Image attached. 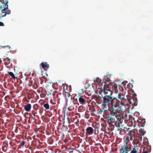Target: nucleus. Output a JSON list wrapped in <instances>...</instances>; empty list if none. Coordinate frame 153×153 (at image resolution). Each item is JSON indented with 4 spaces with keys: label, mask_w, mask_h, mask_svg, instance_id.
<instances>
[{
    "label": "nucleus",
    "mask_w": 153,
    "mask_h": 153,
    "mask_svg": "<svg viewBox=\"0 0 153 153\" xmlns=\"http://www.w3.org/2000/svg\"><path fill=\"white\" fill-rule=\"evenodd\" d=\"M121 106L120 101L119 100L116 103H115L111 106L108 107V110L110 112V114L108 112V114L107 115L106 117V119L108 122H114L115 117L117 120H120L122 118V117L126 115V114H121L122 111L119 107Z\"/></svg>",
    "instance_id": "1"
},
{
    "label": "nucleus",
    "mask_w": 153,
    "mask_h": 153,
    "mask_svg": "<svg viewBox=\"0 0 153 153\" xmlns=\"http://www.w3.org/2000/svg\"><path fill=\"white\" fill-rule=\"evenodd\" d=\"M103 94H102V105H103L104 106H106L107 105L109 106V104L110 106H111L119 101L117 98L112 97L111 91L105 92V93Z\"/></svg>",
    "instance_id": "2"
},
{
    "label": "nucleus",
    "mask_w": 153,
    "mask_h": 153,
    "mask_svg": "<svg viewBox=\"0 0 153 153\" xmlns=\"http://www.w3.org/2000/svg\"><path fill=\"white\" fill-rule=\"evenodd\" d=\"M136 96L137 95L135 93L132 94V97L129 95H127L126 102H128L133 105H136L138 102Z\"/></svg>",
    "instance_id": "3"
},
{
    "label": "nucleus",
    "mask_w": 153,
    "mask_h": 153,
    "mask_svg": "<svg viewBox=\"0 0 153 153\" xmlns=\"http://www.w3.org/2000/svg\"><path fill=\"white\" fill-rule=\"evenodd\" d=\"M128 141H125L124 145L119 147V153H128L131 150V147L128 145Z\"/></svg>",
    "instance_id": "4"
},
{
    "label": "nucleus",
    "mask_w": 153,
    "mask_h": 153,
    "mask_svg": "<svg viewBox=\"0 0 153 153\" xmlns=\"http://www.w3.org/2000/svg\"><path fill=\"white\" fill-rule=\"evenodd\" d=\"M0 11L3 13H7L8 10H10L8 9V1L7 0H0Z\"/></svg>",
    "instance_id": "5"
},
{
    "label": "nucleus",
    "mask_w": 153,
    "mask_h": 153,
    "mask_svg": "<svg viewBox=\"0 0 153 153\" xmlns=\"http://www.w3.org/2000/svg\"><path fill=\"white\" fill-rule=\"evenodd\" d=\"M102 82V83H103L104 84L103 88H102V93H105V92L111 91H110L111 86L110 85V82H108V83L106 80H105H105H104Z\"/></svg>",
    "instance_id": "6"
},
{
    "label": "nucleus",
    "mask_w": 153,
    "mask_h": 153,
    "mask_svg": "<svg viewBox=\"0 0 153 153\" xmlns=\"http://www.w3.org/2000/svg\"><path fill=\"white\" fill-rule=\"evenodd\" d=\"M127 117V116L126 115H125V116L122 117V118L120 120H117L119 121L117 122H116V126L118 128V129L120 130H122L123 129V125L122 122V120H125Z\"/></svg>",
    "instance_id": "7"
},
{
    "label": "nucleus",
    "mask_w": 153,
    "mask_h": 153,
    "mask_svg": "<svg viewBox=\"0 0 153 153\" xmlns=\"http://www.w3.org/2000/svg\"><path fill=\"white\" fill-rule=\"evenodd\" d=\"M125 95L121 94H118L117 98L120 99V101L119 100L120 102V105H125L126 103V98H124Z\"/></svg>",
    "instance_id": "8"
},
{
    "label": "nucleus",
    "mask_w": 153,
    "mask_h": 153,
    "mask_svg": "<svg viewBox=\"0 0 153 153\" xmlns=\"http://www.w3.org/2000/svg\"><path fill=\"white\" fill-rule=\"evenodd\" d=\"M85 96H81L79 98V101L81 105H82L86 104V101L85 98Z\"/></svg>",
    "instance_id": "9"
},
{
    "label": "nucleus",
    "mask_w": 153,
    "mask_h": 153,
    "mask_svg": "<svg viewBox=\"0 0 153 153\" xmlns=\"http://www.w3.org/2000/svg\"><path fill=\"white\" fill-rule=\"evenodd\" d=\"M94 129L91 127H88L86 129V134L87 137L88 135L92 134L93 133Z\"/></svg>",
    "instance_id": "10"
},
{
    "label": "nucleus",
    "mask_w": 153,
    "mask_h": 153,
    "mask_svg": "<svg viewBox=\"0 0 153 153\" xmlns=\"http://www.w3.org/2000/svg\"><path fill=\"white\" fill-rule=\"evenodd\" d=\"M102 108H100V110H99V113L100 114H102L103 111H104V113L105 114V118H106L107 117V115L108 114V111L107 110H105V107L103 105H102Z\"/></svg>",
    "instance_id": "11"
},
{
    "label": "nucleus",
    "mask_w": 153,
    "mask_h": 153,
    "mask_svg": "<svg viewBox=\"0 0 153 153\" xmlns=\"http://www.w3.org/2000/svg\"><path fill=\"white\" fill-rule=\"evenodd\" d=\"M137 122L138 123V126L139 127H143L145 125V120H137Z\"/></svg>",
    "instance_id": "12"
},
{
    "label": "nucleus",
    "mask_w": 153,
    "mask_h": 153,
    "mask_svg": "<svg viewBox=\"0 0 153 153\" xmlns=\"http://www.w3.org/2000/svg\"><path fill=\"white\" fill-rule=\"evenodd\" d=\"M106 77L108 79L107 82L108 81H110L111 82H113L114 81V76L112 74H108L106 76Z\"/></svg>",
    "instance_id": "13"
},
{
    "label": "nucleus",
    "mask_w": 153,
    "mask_h": 153,
    "mask_svg": "<svg viewBox=\"0 0 153 153\" xmlns=\"http://www.w3.org/2000/svg\"><path fill=\"white\" fill-rule=\"evenodd\" d=\"M128 121L129 124L131 126L134 125V124L135 123V122L134 118L133 117L130 118L128 120Z\"/></svg>",
    "instance_id": "14"
},
{
    "label": "nucleus",
    "mask_w": 153,
    "mask_h": 153,
    "mask_svg": "<svg viewBox=\"0 0 153 153\" xmlns=\"http://www.w3.org/2000/svg\"><path fill=\"white\" fill-rule=\"evenodd\" d=\"M31 105L30 104H28L25 105L24 108L26 111H29L31 109Z\"/></svg>",
    "instance_id": "15"
},
{
    "label": "nucleus",
    "mask_w": 153,
    "mask_h": 153,
    "mask_svg": "<svg viewBox=\"0 0 153 153\" xmlns=\"http://www.w3.org/2000/svg\"><path fill=\"white\" fill-rule=\"evenodd\" d=\"M10 59H9L8 57H6L3 59V61L4 64L5 65H9L10 63Z\"/></svg>",
    "instance_id": "16"
},
{
    "label": "nucleus",
    "mask_w": 153,
    "mask_h": 153,
    "mask_svg": "<svg viewBox=\"0 0 153 153\" xmlns=\"http://www.w3.org/2000/svg\"><path fill=\"white\" fill-rule=\"evenodd\" d=\"M134 129H130L128 132L129 133L127 134V135L128 136H133L135 134V132L134 130Z\"/></svg>",
    "instance_id": "17"
},
{
    "label": "nucleus",
    "mask_w": 153,
    "mask_h": 153,
    "mask_svg": "<svg viewBox=\"0 0 153 153\" xmlns=\"http://www.w3.org/2000/svg\"><path fill=\"white\" fill-rule=\"evenodd\" d=\"M41 65L43 68H48L49 67L48 65V64L47 62H45V63L42 62L41 63Z\"/></svg>",
    "instance_id": "18"
},
{
    "label": "nucleus",
    "mask_w": 153,
    "mask_h": 153,
    "mask_svg": "<svg viewBox=\"0 0 153 153\" xmlns=\"http://www.w3.org/2000/svg\"><path fill=\"white\" fill-rule=\"evenodd\" d=\"M94 82H97L99 83V85H100V84H101L102 80L99 77H97L94 80Z\"/></svg>",
    "instance_id": "19"
},
{
    "label": "nucleus",
    "mask_w": 153,
    "mask_h": 153,
    "mask_svg": "<svg viewBox=\"0 0 153 153\" xmlns=\"http://www.w3.org/2000/svg\"><path fill=\"white\" fill-rule=\"evenodd\" d=\"M11 13V11L10 10H8L7 13H4V14H3L1 15V13H0V19L1 18L3 17H4L5 16L6 14H9L10 13Z\"/></svg>",
    "instance_id": "20"
},
{
    "label": "nucleus",
    "mask_w": 153,
    "mask_h": 153,
    "mask_svg": "<svg viewBox=\"0 0 153 153\" xmlns=\"http://www.w3.org/2000/svg\"><path fill=\"white\" fill-rule=\"evenodd\" d=\"M138 150L135 148H133L130 153H138Z\"/></svg>",
    "instance_id": "21"
},
{
    "label": "nucleus",
    "mask_w": 153,
    "mask_h": 153,
    "mask_svg": "<svg viewBox=\"0 0 153 153\" xmlns=\"http://www.w3.org/2000/svg\"><path fill=\"white\" fill-rule=\"evenodd\" d=\"M8 74L10 76H11L12 78L14 79H15L16 77L13 72H8Z\"/></svg>",
    "instance_id": "22"
},
{
    "label": "nucleus",
    "mask_w": 153,
    "mask_h": 153,
    "mask_svg": "<svg viewBox=\"0 0 153 153\" xmlns=\"http://www.w3.org/2000/svg\"><path fill=\"white\" fill-rule=\"evenodd\" d=\"M44 107L47 109H48L49 108V105L47 103L46 104H44L43 105Z\"/></svg>",
    "instance_id": "23"
},
{
    "label": "nucleus",
    "mask_w": 153,
    "mask_h": 153,
    "mask_svg": "<svg viewBox=\"0 0 153 153\" xmlns=\"http://www.w3.org/2000/svg\"><path fill=\"white\" fill-rule=\"evenodd\" d=\"M123 128L124 131H127L128 132L129 131V130L131 129V128L129 127H128V128L124 127Z\"/></svg>",
    "instance_id": "24"
},
{
    "label": "nucleus",
    "mask_w": 153,
    "mask_h": 153,
    "mask_svg": "<svg viewBox=\"0 0 153 153\" xmlns=\"http://www.w3.org/2000/svg\"><path fill=\"white\" fill-rule=\"evenodd\" d=\"M139 131L142 134V135H143L144 134V130L142 128H140L139 130Z\"/></svg>",
    "instance_id": "25"
},
{
    "label": "nucleus",
    "mask_w": 153,
    "mask_h": 153,
    "mask_svg": "<svg viewBox=\"0 0 153 153\" xmlns=\"http://www.w3.org/2000/svg\"><path fill=\"white\" fill-rule=\"evenodd\" d=\"M2 150L4 152H6L7 150V147L6 146H2Z\"/></svg>",
    "instance_id": "26"
},
{
    "label": "nucleus",
    "mask_w": 153,
    "mask_h": 153,
    "mask_svg": "<svg viewBox=\"0 0 153 153\" xmlns=\"http://www.w3.org/2000/svg\"><path fill=\"white\" fill-rule=\"evenodd\" d=\"M127 87H128L130 89L133 87V85H132L131 83H129L127 85Z\"/></svg>",
    "instance_id": "27"
},
{
    "label": "nucleus",
    "mask_w": 153,
    "mask_h": 153,
    "mask_svg": "<svg viewBox=\"0 0 153 153\" xmlns=\"http://www.w3.org/2000/svg\"><path fill=\"white\" fill-rule=\"evenodd\" d=\"M25 144V141L23 140H22V143H20V145L19 146H23Z\"/></svg>",
    "instance_id": "28"
},
{
    "label": "nucleus",
    "mask_w": 153,
    "mask_h": 153,
    "mask_svg": "<svg viewBox=\"0 0 153 153\" xmlns=\"http://www.w3.org/2000/svg\"><path fill=\"white\" fill-rule=\"evenodd\" d=\"M4 25V24L3 23L1 22H0V26H3Z\"/></svg>",
    "instance_id": "29"
},
{
    "label": "nucleus",
    "mask_w": 153,
    "mask_h": 153,
    "mask_svg": "<svg viewBox=\"0 0 153 153\" xmlns=\"http://www.w3.org/2000/svg\"><path fill=\"white\" fill-rule=\"evenodd\" d=\"M143 153H149L147 151H146L143 152Z\"/></svg>",
    "instance_id": "30"
},
{
    "label": "nucleus",
    "mask_w": 153,
    "mask_h": 153,
    "mask_svg": "<svg viewBox=\"0 0 153 153\" xmlns=\"http://www.w3.org/2000/svg\"><path fill=\"white\" fill-rule=\"evenodd\" d=\"M30 85H31L32 84V83H33V82H32V81H30Z\"/></svg>",
    "instance_id": "31"
},
{
    "label": "nucleus",
    "mask_w": 153,
    "mask_h": 153,
    "mask_svg": "<svg viewBox=\"0 0 153 153\" xmlns=\"http://www.w3.org/2000/svg\"><path fill=\"white\" fill-rule=\"evenodd\" d=\"M7 47H8L9 48H10V46L9 45L7 46Z\"/></svg>",
    "instance_id": "32"
},
{
    "label": "nucleus",
    "mask_w": 153,
    "mask_h": 153,
    "mask_svg": "<svg viewBox=\"0 0 153 153\" xmlns=\"http://www.w3.org/2000/svg\"><path fill=\"white\" fill-rule=\"evenodd\" d=\"M101 97H98V100H99V99H101Z\"/></svg>",
    "instance_id": "33"
},
{
    "label": "nucleus",
    "mask_w": 153,
    "mask_h": 153,
    "mask_svg": "<svg viewBox=\"0 0 153 153\" xmlns=\"http://www.w3.org/2000/svg\"><path fill=\"white\" fill-rule=\"evenodd\" d=\"M4 13H3L2 12H1V15H2L3 14H4Z\"/></svg>",
    "instance_id": "34"
},
{
    "label": "nucleus",
    "mask_w": 153,
    "mask_h": 153,
    "mask_svg": "<svg viewBox=\"0 0 153 153\" xmlns=\"http://www.w3.org/2000/svg\"><path fill=\"white\" fill-rule=\"evenodd\" d=\"M38 131V129H37L35 131L36 132Z\"/></svg>",
    "instance_id": "35"
},
{
    "label": "nucleus",
    "mask_w": 153,
    "mask_h": 153,
    "mask_svg": "<svg viewBox=\"0 0 153 153\" xmlns=\"http://www.w3.org/2000/svg\"><path fill=\"white\" fill-rule=\"evenodd\" d=\"M36 87H35L36 88H37V87H38V85H36Z\"/></svg>",
    "instance_id": "36"
},
{
    "label": "nucleus",
    "mask_w": 153,
    "mask_h": 153,
    "mask_svg": "<svg viewBox=\"0 0 153 153\" xmlns=\"http://www.w3.org/2000/svg\"><path fill=\"white\" fill-rule=\"evenodd\" d=\"M28 123H30V120H29V121H28Z\"/></svg>",
    "instance_id": "37"
},
{
    "label": "nucleus",
    "mask_w": 153,
    "mask_h": 153,
    "mask_svg": "<svg viewBox=\"0 0 153 153\" xmlns=\"http://www.w3.org/2000/svg\"><path fill=\"white\" fill-rule=\"evenodd\" d=\"M33 115H34V116H35V114H33Z\"/></svg>",
    "instance_id": "38"
}]
</instances>
